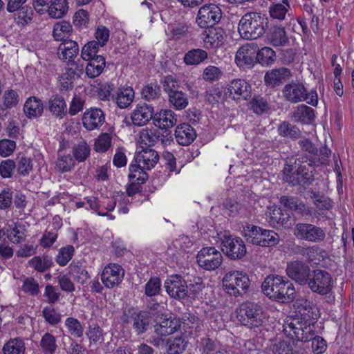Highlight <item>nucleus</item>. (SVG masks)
Segmentation results:
<instances>
[{
  "label": "nucleus",
  "mask_w": 354,
  "mask_h": 354,
  "mask_svg": "<svg viewBox=\"0 0 354 354\" xmlns=\"http://www.w3.org/2000/svg\"><path fill=\"white\" fill-rule=\"evenodd\" d=\"M307 283L309 288L319 295H328L333 287V279L331 274L326 270L317 269L313 270Z\"/></svg>",
  "instance_id": "6e6552de"
},
{
  "label": "nucleus",
  "mask_w": 354,
  "mask_h": 354,
  "mask_svg": "<svg viewBox=\"0 0 354 354\" xmlns=\"http://www.w3.org/2000/svg\"><path fill=\"white\" fill-rule=\"evenodd\" d=\"M224 348L220 343L211 338H204L201 339V351L202 354H214L218 352Z\"/></svg>",
  "instance_id": "13d9d810"
},
{
  "label": "nucleus",
  "mask_w": 354,
  "mask_h": 354,
  "mask_svg": "<svg viewBox=\"0 0 354 354\" xmlns=\"http://www.w3.org/2000/svg\"><path fill=\"white\" fill-rule=\"evenodd\" d=\"M21 227V225L16 223L8 229V239L13 243H19L25 239V234Z\"/></svg>",
  "instance_id": "680f3d73"
},
{
  "label": "nucleus",
  "mask_w": 354,
  "mask_h": 354,
  "mask_svg": "<svg viewBox=\"0 0 354 354\" xmlns=\"http://www.w3.org/2000/svg\"><path fill=\"white\" fill-rule=\"evenodd\" d=\"M72 153L75 161L82 162L90 156L91 147L85 141H81L73 146Z\"/></svg>",
  "instance_id": "c03bdc74"
},
{
  "label": "nucleus",
  "mask_w": 354,
  "mask_h": 354,
  "mask_svg": "<svg viewBox=\"0 0 354 354\" xmlns=\"http://www.w3.org/2000/svg\"><path fill=\"white\" fill-rule=\"evenodd\" d=\"M277 131L282 137H289L292 139H297L301 137V132L299 129L287 121L282 122L278 126Z\"/></svg>",
  "instance_id": "09e8293b"
},
{
  "label": "nucleus",
  "mask_w": 354,
  "mask_h": 354,
  "mask_svg": "<svg viewBox=\"0 0 354 354\" xmlns=\"http://www.w3.org/2000/svg\"><path fill=\"white\" fill-rule=\"evenodd\" d=\"M15 163L17 173L19 176H28L32 170V160L30 158L24 156H18Z\"/></svg>",
  "instance_id": "603ef678"
},
{
  "label": "nucleus",
  "mask_w": 354,
  "mask_h": 354,
  "mask_svg": "<svg viewBox=\"0 0 354 354\" xmlns=\"http://www.w3.org/2000/svg\"><path fill=\"white\" fill-rule=\"evenodd\" d=\"M292 118L297 122L310 124L315 119V110L304 104L299 105L293 113Z\"/></svg>",
  "instance_id": "f704fd0d"
},
{
  "label": "nucleus",
  "mask_w": 354,
  "mask_h": 354,
  "mask_svg": "<svg viewBox=\"0 0 354 354\" xmlns=\"http://www.w3.org/2000/svg\"><path fill=\"white\" fill-rule=\"evenodd\" d=\"M112 136L108 133H101L95 142V150L99 153L107 151L111 146Z\"/></svg>",
  "instance_id": "bf43d9fd"
},
{
  "label": "nucleus",
  "mask_w": 354,
  "mask_h": 354,
  "mask_svg": "<svg viewBox=\"0 0 354 354\" xmlns=\"http://www.w3.org/2000/svg\"><path fill=\"white\" fill-rule=\"evenodd\" d=\"M221 250L230 259H243L246 254L245 245L240 237L224 235L221 239Z\"/></svg>",
  "instance_id": "9b49d317"
},
{
  "label": "nucleus",
  "mask_w": 354,
  "mask_h": 354,
  "mask_svg": "<svg viewBox=\"0 0 354 354\" xmlns=\"http://www.w3.org/2000/svg\"><path fill=\"white\" fill-rule=\"evenodd\" d=\"M3 98V107H2L3 110L7 109H11L14 106H16L19 100V96L18 93L12 89L6 90L4 92Z\"/></svg>",
  "instance_id": "0e129e2a"
},
{
  "label": "nucleus",
  "mask_w": 354,
  "mask_h": 354,
  "mask_svg": "<svg viewBox=\"0 0 354 354\" xmlns=\"http://www.w3.org/2000/svg\"><path fill=\"white\" fill-rule=\"evenodd\" d=\"M208 54L201 48H194L187 52L184 55V62L188 66H196L206 60Z\"/></svg>",
  "instance_id": "e433bc0d"
},
{
  "label": "nucleus",
  "mask_w": 354,
  "mask_h": 354,
  "mask_svg": "<svg viewBox=\"0 0 354 354\" xmlns=\"http://www.w3.org/2000/svg\"><path fill=\"white\" fill-rule=\"evenodd\" d=\"M291 76L292 73L290 69L281 67L268 71L264 76V81L268 86L274 87L282 84Z\"/></svg>",
  "instance_id": "5701e85b"
},
{
  "label": "nucleus",
  "mask_w": 354,
  "mask_h": 354,
  "mask_svg": "<svg viewBox=\"0 0 354 354\" xmlns=\"http://www.w3.org/2000/svg\"><path fill=\"white\" fill-rule=\"evenodd\" d=\"M87 61L88 62L86 67V75L91 78L99 76L105 67V58L102 55H99Z\"/></svg>",
  "instance_id": "c9c22d12"
},
{
  "label": "nucleus",
  "mask_w": 354,
  "mask_h": 354,
  "mask_svg": "<svg viewBox=\"0 0 354 354\" xmlns=\"http://www.w3.org/2000/svg\"><path fill=\"white\" fill-rule=\"evenodd\" d=\"M134 160L136 163L142 165L144 169L150 170L158 162L159 155L157 151L152 149L142 147V150L136 153Z\"/></svg>",
  "instance_id": "412c9836"
},
{
  "label": "nucleus",
  "mask_w": 354,
  "mask_h": 354,
  "mask_svg": "<svg viewBox=\"0 0 354 354\" xmlns=\"http://www.w3.org/2000/svg\"><path fill=\"white\" fill-rule=\"evenodd\" d=\"M62 150L58 151V157L55 162V169L61 172L71 171L75 165V161L70 154H64Z\"/></svg>",
  "instance_id": "58836bf2"
},
{
  "label": "nucleus",
  "mask_w": 354,
  "mask_h": 354,
  "mask_svg": "<svg viewBox=\"0 0 354 354\" xmlns=\"http://www.w3.org/2000/svg\"><path fill=\"white\" fill-rule=\"evenodd\" d=\"M124 271L118 264H109L102 271L101 279L107 288H113L121 283L124 277Z\"/></svg>",
  "instance_id": "f3484780"
},
{
  "label": "nucleus",
  "mask_w": 354,
  "mask_h": 354,
  "mask_svg": "<svg viewBox=\"0 0 354 354\" xmlns=\"http://www.w3.org/2000/svg\"><path fill=\"white\" fill-rule=\"evenodd\" d=\"M258 45L256 43H247L240 47L236 53L235 62L239 68H252L257 64Z\"/></svg>",
  "instance_id": "ddd939ff"
},
{
  "label": "nucleus",
  "mask_w": 354,
  "mask_h": 354,
  "mask_svg": "<svg viewBox=\"0 0 354 354\" xmlns=\"http://www.w3.org/2000/svg\"><path fill=\"white\" fill-rule=\"evenodd\" d=\"M306 92V88L302 83L294 81L286 84L282 89L284 98L294 104L304 101Z\"/></svg>",
  "instance_id": "6ab92c4d"
},
{
  "label": "nucleus",
  "mask_w": 354,
  "mask_h": 354,
  "mask_svg": "<svg viewBox=\"0 0 354 354\" xmlns=\"http://www.w3.org/2000/svg\"><path fill=\"white\" fill-rule=\"evenodd\" d=\"M230 96L233 99H240L241 97L247 100L250 97L251 86L245 80L243 79H236L232 80L227 88Z\"/></svg>",
  "instance_id": "bb28decb"
},
{
  "label": "nucleus",
  "mask_w": 354,
  "mask_h": 354,
  "mask_svg": "<svg viewBox=\"0 0 354 354\" xmlns=\"http://www.w3.org/2000/svg\"><path fill=\"white\" fill-rule=\"evenodd\" d=\"M65 325L71 335L76 337H81L83 335L84 328L77 319L73 317L67 318Z\"/></svg>",
  "instance_id": "e2e57ef3"
},
{
  "label": "nucleus",
  "mask_w": 354,
  "mask_h": 354,
  "mask_svg": "<svg viewBox=\"0 0 354 354\" xmlns=\"http://www.w3.org/2000/svg\"><path fill=\"white\" fill-rule=\"evenodd\" d=\"M141 143L150 147L155 145L160 140V133L156 129H142L140 133Z\"/></svg>",
  "instance_id": "864d4df0"
},
{
  "label": "nucleus",
  "mask_w": 354,
  "mask_h": 354,
  "mask_svg": "<svg viewBox=\"0 0 354 354\" xmlns=\"http://www.w3.org/2000/svg\"><path fill=\"white\" fill-rule=\"evenodd\" d=\"M295 236L301 240L312 243H320L325 240V231L311 223H299L294 230Z\"/></svg>",
  "instance_id": "f8f14e48"
},
{
  "label": "nucleus",
  "mask_w": 354,
  "mask_h": 354,
  "mask_svg": "<svg viewBox=\"0 0 354 354\" xmlns=\"http://www.w3.org/2000/svg\"><path fill=\"white\" fill-rule=\"evenodd\" d=\"M248 107L257 115H262L270 110L267 99L261 95H254L248 102Z\"/></svg>",
  "instance_id": "a19ab883"
},
{
  "label": "nucleus",
  "mask_w": 354,
  "mask_h": 354,
  "mask_svg": "<svg viewBox=\"0 0 354 354\" xmlns=\"http://www.w3.org/2000/svg\"><path fill=\"white\" fill-rule=\"evenodd\" d=\"M250 284V281L248 276L239 271L227 273L223 279L224 290L229 295L235 297L245 293Z\"/></svg>",
  "instance_id": "0eeeda50"
},
{
  "label": "nucleus",
  "mask_w": 354,
  "mask_h": 354,
  "mask_svg": "<svg viewBox=\"0 0 354 354\" xmlns=\"http://www.w3.org/2000/svg\"><path fill=\"white\" fill-rule=\"evenodd\" d=\"M224 208L226 213L232 217L236 216L243 210V206L233 199H227L224 203Z\"/></svg>",
  "instance_id": "774afa93"
},
{
  "label": "nucleus",
  "mask_w": 354,
  "mask_h": 354,
  "mask_svg": "<svg viewBox=\"0 0 354 354\" xmlns=\"http://www.w3.org/2000/svg\"><path fill=\"white\" fill-rule=\"evenodd\" d=\"M221 17V9L214 3H209L200 8L196 21L199 27L209 28L218 23Z\"/></svg>",
  "instance_id": "9d476101"
},
{
  "label": "nucleus",
  "mask_w": 354,
  "mask_h": 354,
  "mask_svg": "<svg viewBox=\"0 0 354 354\" xmlns=\"http://www.w3.org/2000/svg\"><path fill=\"white\" fill-rule=\"evenodd\" d=\"M268 28V19L257 12H246L240 19L238 31L246 40H255L261 37Z\"/></svg>",
  "instance_id": "20e7f679"
},
{
  "label": "nucleus",
  "mask_w": 354,
  "mask_h": 354,
  "mask_svg": "<svg viewBox=\"0 0 354 354\" xmlns=\"http://www.w3.org/2000/svg\"><path fill=\"white\" fill-rule=\"evenodd\" d=\"M268 42L274 47L285 46L289 43V38L285 30L281 26H272L267 35Z\"/></svg>",
  "instance_id": "a878e982"
},
{
  "label": "nucleus",
  "mask_w": 354,
  "mask_h": 354,
  "mask_svg": "<svg viewBox=\"0 0 354 354\" xmlns=\"http://www.w3.org/2000/svg\"><path fill=\"white\" fill-rule=\"evenodd\" d=\"M99 46L95 40L88 41L85 44L81 52V57L84 60H89L94 57L97 56L96 54L98 51Z\"/></svg>",
  "instance_id": "338daca9"
},
{
  "label": "nucleus",
  "mask_w": 354,
  "mask_h": 354,
  "mask_svg": "<svg viewBox=\"0 0 354 354\" xmlns=\"http://www.w3.org/2000/svg\"><path fill=\"white\" fill-rule=\"evenodd\" d=\"M286 271L290 279L301 286L307 285L311 277L310 267L301 261L288 263Z\"/></svg>",
  "instance_id": "2eb2a0df"
},
{
  "label": "nucleus",
  "mask_w": 354,
  "mask_h": 354,
  "mask_svg": "<svg viewBox=\"0 0 354 354\" xmlns=\"http://www.w3.org/2000/svg\"><path fill=\"white\" fill-rule=\"evenodd\" d=\"M134 97L135 93L133 89L130 86H127L119 88L115 96H113L112 98L120 109H125L131 105Z\"/></svg>",
  "instance_id": "2f4dec72"
},
{
  "label": "nucleus",
  "mask_w": 354,
  "mask_h": 354,
  "mask_svg": "<svg viewBox=\"0 0 354 354\" xmlns=\"http://www.w3.org/2000/svg\"><path fill=\"white\" fill-rule=\"evenodd\" d=\"M145 169L142 167V165L138 163L131 164L128 176L129 180L142 184L145 183L149 178L148 174L145 171Z\"/></svg>",
  "instance_id": "8fccbe9b"
},
{
  "label": "nucleus",
  "mask_w": 354,
  "mask_h": 354,
  "mask_svg": "<svg viewBox=\"0 0 354 354\" xmlns=\"http://www.w3.org/2000/svg\"><path fill=\"white\" fill-rule=\"evenodd\" d=\"M276 53L270 47L265 46L261 49L258 47L257 52V63L262 66H269L274 62Z\"/></svg>",
  "instance_id": "de8ad7c7"
},
{
  "label": "nucleus",
  "mask_w": 354,
  "mask_h": 354,
  "mask_svg": "<svg viewBox=\"0 0 354 354\" xmlns=\"http://www.w3.org/2000/svg\"><path fill=\"white\" fill-rule=\"evenodd\" d=\"M68 3L66 0H53L47 10L50 17L59 19L68 11Z\"/></svg>",
  "instance_id": "79ce46f5"
},
{
  "label": "nucleus",
  "mask_w": 354,
  "mask_h": 354,
  "mask_svg": "<svg viewBox=\"0 0 354 354\" xmlns=\"http://www.w3.org/2000/svg\"><path fill=\"white\" fill-rule=\"evenodd\" d=\"M154 115L153 104L140 102L132 112L131 119L135 126L142 127L148 123L151 120H153Z\"/></svg>",
  "instance_id": "dca6fc26"
},
{
  "label": "nucleus",
  "mask_w": 354,
  "mask_h": 354,
  "mask_svg": "<svg viewBox=\"0 0 354 354\" xmlns=\"http://www.w3.org/2000/svg\"><path fill=\"white\" fill-rule=\"evenodd\" d=\"M14 192L10 188H3L0 192V209L7 210L12 205Z\"/></svg>",
  "instance_id": "69168bd1"
},
{
  "label": "nucleus",
  "mask_w": 354,
  "mask_h": 354,
  "mask_svg": "<svg viewBox=\"0 0 354 354\" xmlns=\"http://www.w3.org/2000/svg\"><path fill=\"white\" fill-rule=\"evenodd\" d=\"M34 16V11L32 7L24 6L14 13V20L18 25L23 26L29 24Z\"/></svg>",
  "instance_id": "37998d69"
},
{
  "label": "nucleus",
  "mask_w": 354,
  "mask_h": 354,
  "mask_svg": "<svg viewBox=\"0 0 354 354\" xmlns=\"http://www.w3.org/2000/svg\"><path fill=\"white\" fill-rule=\"evenodd\" d=\"M224 31L222 28L209 29L205 31L203 41L210 48H218L224 43Z\"/></svg>",
  "instance_id": "72a5a7b5"
},
{
  "label": "nucleus",
  "mask_w": 354,
  "mask_h": 354,
  "mask_svg": "<svg viewBox=\"0 0 354 354\" xmlns=\"http://www.w3.org/2000/svg\"><path fill=\"white\" fill-rule=\"evenodd\" d=\"M69 268L70 274L77 282L83 284L88 279V273L82 264L71 263Z\"/></svg>",
  "instance_id": "4d7b16f0"
},
{
  "label": "nucleus",
  "mask_w": 354,
  "mask_h": 354,
  "mask_svg": "<svg viewBox=\"0 0 354 354\" xmlns=\"http://www.w3.org/2000/svg\"><path fill=\"white\" fill-rule=\"evenodd\" d=\"M168 101L171 107L176 110H183L189 104V97L186 93L180 90L170 94Z\"/></svg>",
  "instance_id": "ea45409f"
},
{
  "label": "nucleus",
  "mask_w": 354,
  "mask_h": 354,
  "mask_svg": "<svg viewBox=\"0 0 354 354\" xmlns=\"http://www.w3.org/2000/svg\"><path fill=\"white\" fill-rule=\"evenodd\" d=\"M283 179L292 186H306L314 180L312 166L302 158L288 157L282 170Z\"/></svg>",
  "instance_id": "f03ea898"
},
{
  "label": "nucleus",
  "mask_w": 354,
  "mask_h": 354,
  "mask_svg": "<svg viewBox=\"0 0 354 354\" xmlns=\"http://www.w3.org/2000/svg\"><path fill=\"white\" fill-rule=\"evenodd\" d=\"M167 354H180L186 348L187 342L183 337L168 338L167 339Z\"/></svg>",
  "instance_id": "49530a36"
},
{
  "label": "nucleus",
  "mask_w": 354,
  "mask_h": 354,
  "mask_svg": "<svg viewBox=\"0 0 354 354\" xmlns=\"http://www.w3.org/2000/svg\"><path fill=\"white\" fill-rule=\"evenodd\" d=\"M239 322L250 328L261 326L266 318L263 311H236Z\"/></svg>",
  "instance_id": "393cba45"
},
{
  "label": "nucleus",
  "mask_w": 354,
  "mask_h": 354,
  "mask_svg": "<svg viewBox=\"0 0 354 354\" xmlns=\"http://www.w3.org/2000/svg\"><path fill=\"white\" fill-rule=\"evenodd\" d=\"M160 82L162 85L164 91L168 96L176 91H180V82L174 75H168L164 76Z\"/></svg>",
  "instance_id": "6e6d98bb"
},
{
  "label": "nucleus",
  "mask_w": 354,
  "mask_h": 354,
  "mask_svg": "<svg viewBox=\"0 0 354 354\" xmlns=\"http://www.w3.org/2000/svg\"><path fill=\"white\" fill-rule=\"evenodd\" d=\"M75 252V248L71 245H67L62 248L56 257V261L60 266H65L72 259Z\"/></svg>",
  "instance_id": "052dcab7"
},
{
  "label": "nucleus",
  "mask_w": 354,
  "mask_h": 354,
  "mask_svg": "<svg viewBox=\"0 0 354 354\" xmlns=\"http://www.w3.org/2000/svg\"><path fill=\"white\" fill-rule=\"evenodd\" d=\"M79 53V46L76 41L68 39L62 41L58 47L59 59L70 63H75L74 58Z\"/></svg>",
  "instance_id": "cd10ccee"
},
{
  "label": "nucleus",
  "mask_w": 354,
  "mask_h": 354,
  "mask_svg": "<svg viewBox=\"0 0 354 354\" xmlns=\"http://www.w3.org/2000/svg\"><path fill=\"white\" fill-rule=\"evenodd\" d=\"M181 322L171 315L160 314L156 311L154 319V334L150 337V342L155 346H159L164 341V337L171 335L180 330Z\"/></svg>",
  "instance_id": "39448f33"
},
{
  "label": "nucleus",
  "mask_w": 354,
  "mask_h": 354,
  "mask_svg": "<svg viewBox=\"0 0 354 354\" xmlns=\"http://www.w3.org/2000/svg\"><path fill=\"white\" fill-rule=\"evenodd\" d=\"M153 123L156 127L167 132L169 129L176 124L177 116L171 109H162L159 113L155 114Z\"/></svg>",
  "instance_id": "b1692460"
},
{
  "label": "nucleus",
  "mask_w": 354,
  "mask_h": 354,
  "mask_svg": "<svg viewBox=\"0 0 354 354\" xmlns=\"http://www.w3.org/2000/svg\"><path fill=\"white\" fill-rule=\"evenodd\" d=\"M164 286L168 295L176 299H183L188 295L187 281L180 274L169 277L165 281Z\"/></svg>",
  "instance_id": "4468645a"
},
{
  "label": "nucleus",
  "mask_w": 354,
  "mask_h": 354,
  "mask_svg": "<svg viewBox=\"0 0 354 354\" xmlns=\"http://www.w3.org/2000/svg\"><path fill=\"white\" fill-rule=\"evenodd\" d=\"M40 347L43 354H54L57 349L55 337L49 333H46L40 341Z\"/></svg>",
  "instance_id": "5fc2aeb1"
},
{
  "label": "nucleus",
  "mask_w": 354,
  "mask_h": 354,
  "mask_svg": "<svg viewBox=\"0 0 354 354\" xmlns=\"http://www.w3.org/2000/svg\"><path fill=\"white\" fill-rule=\"evenodd\" d=\"M241 234L247 243L261 247L274 246L279 242L277 232L254 225L244 226Z\"/></svg>",
  "instance_id": "423d86ee"
},
{
  "label": "nucleus",
  "mask_w": 354,
  "mask_h": 354,
  "mask_svg": "<svg viewBox=\"0 0 354 354\" xmlns=\"http://www.w3.org/2000/svg\"><path fill=\"white\" fill-rule=\"evenodd\" d=\"M82 122L87 130L98 129L105 122L104 112L99 108H91L84 113Z\"/></svg>",
  "instance_id": "aec40b11"
},
{
  "label": "nucleus",
  "mask_w": 354,
  "mask_h": 354,
  "mask_svg": "<svg viewBox=\"0 0 354 354\" xmlns=\"http://www.w3.org/2000/svg\"><path fill=\"white\" fill-rule=\"evenodd\" d=\"M50 113L57 118H63L67 113L66 104L64 97L59 95H53L48 101Z\"/></svg>",
  "instance_id": "473e14b6"
},
{
  "label": "nucleus",
  "mask_w": 354,
  "mask_h": 354,
  "mask_svg": "<svg viewBox=\"0 0 354 354\" xmlns=\"http://www.w3.org/2000/svg\"><path fill=\"white\" fill-rule=\"evenodd\" d=\"M160 86L156 82L145 85L141 90V97L148 102L158 101L160 98Z\"/></svg>",
  "instance_id": "4c0bfd02"
},
{
  "label": "nucleus",
  "mask_w": 354,
  "mask_h": 354,
  "mask_svg": "<svg viewBox=\"0 0 354 354\" xmlns=\"http://www.w3.org/2000/svg\"><path fill=\"white\" fill-rule=\"evenodd\" d=\"M268 218L270 224L273 227L290 228L293 225V220L290 214L278 207L270 209Z\"/></svg>",
  "instance_id": "4be33fe9"
},
{
  "label": "nucleus",
  "mask_w": 354,
  "mask_h": 354,
  "mask_svg": "<svg viewBox=\"0 0 354 354\" xmlns=\"http://www.w3.org/2000/svg\"><path fill=\"white\" fill-rule=\"evenodd\" d=\"M319 311H292L294 315L288 316L283 324V331L287 335L303 342L312 341L317 335L314 323L317 319Z\"/></svg>",
  "instance_id": "f257e3e1"
},
{
  "label": "nucleus",
  "mask_w": 354,
  "mask_h": 354,
  "mask_svg": "<svg viewBox=\"0 0 354 354\" xmlns=\"http://www.w3.org/2000/svg\"><path fill=\"white\" fill-rule=\"evenodd\" d=\"M24 111L28 118L40 117L44 112L42 101L35 96L29 97L24 104Z\"/></svg>",
  "instance_id": "7c9ffc66"
},
{
  "label": "nucleus",
  "mask_w": 354,
  "mask_h": 354,
  "mask_svg": "<svg viewBox=\"0 0 354 354\" xmlns=\"http://www.w3.org/2000/svg\"><path fill=\"white\" fill-rule=\"evenodd\" d=\"M29 265L34 268L37 272H44L53 265L52 258L48 255H44L42 257L36 256L30 259Z\"/></svg>",
  "instance_id": "3c124183"
},
{
  "label": "nucleus",
  "mask_w": 354,
  "mask_h": 354,
  "mask_svg": "<svg viewBox=\"0 0 354 354\" xmlns=\"http://www.w3.org/2000/svg\"><path fill=\"white\" fill-rule=\"evenodd\" d=\"M134 311L131 315L133 329L138 334L146 332L150 325L154 324L156 311Z\"/></svg>",
  "instance_id": "a211bd4d"
},
{
  "label": "nucleus",
  "mask_w": 354,
  "mask_h": 354,
  "mask_svg": "<svg viewBox=\"0 0 354 354\" xmlns=\"http://www.w3.org/2000/svg\"><path fill=\"white\" fill-rule=\"evenodd\" d=\"M25 344L19 337L10 339L3 347V354H24Z\"/></svg>",
  "instance_id": "a18cd8bd"
},
{
  "label": "nucleus",
  "mask_w": 354,
  "mask_h": 354,
  "mask_svg": "<svg viewBox=\"0 0 354 354\" xmlns=\"http://www.w3.org/2000/svg\"><path fill=\"white\" fill-rule=\"evenodd\" d=\"M280 203L288 209L295 211L303 216L307 217L312 215V210L297 198L288 196H283L280 198Z\"/></svg>",
  "instance_id": "c85d7f7f"
},
{
  "label": "nucleus",
  "mask_w": 354,
  "mask_h": 354,
  "mask_svg": "<svg viewBox=\"0 0 354 354\" xmlns=\"http://www.w3.org/2000/svg\"><path fill=\"white\" fill-rule=\"evenodd\" d=\"M223 260L222 254L214 247L203 248L196 257L198 266L207 271L218 268L222 264Z\"/></svg>",
  "instance_id": "1a4fd4ad"
},
{
  "label": "nucleus",
  "mask_w": 354,
  "mask_h": 354,
  "mask_svg": "<svg viewBox=\"0 0 354 354\" xmlns=\"http://www.w3.org/2000/svg\"><path fill=\"white\" fill-rule=\"evenodd\" d=\"M261 289L267 297L281 303L292 301L295 297L293 284L286 277L277 274L267 276Z\"/></svg>",
  "instance_id": "7ed1b4c3"
},
{
  "label": "nucleus",
  "mask_w": 354,
  "mask_h": 354,
  "mask_svg": "<svg viewBox=\"0 0 354 354\" xmlns=\"http://www.w3.org/2000/svg\"><path fill=\"white\" fill-rule=\"evenodd\" d=\"M175 138L177 142L183 146L190 145L196 138L194 129L187 123L180 124L175 130Z\"/></svg>",
  "instance_id": "c756f323"
}]
</instances>
